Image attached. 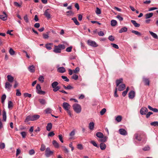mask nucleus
Instances as JSON below:
<instances>
[{
	"label": "nucleus",
	"mask_w": 158,
	"mask_h": 158,
	"mask_svg": "<svg viewBox=\"0 0 158 158\" xmlns=\"http://www.w3.org/2000/svg\"><path fill=\"white\" fill-rule=\"evenodd\" d=\"M119 133L123 135H125L127 134V132L126 130L123 128L120 129L119 130Z\"/></svg>",
	"instance_id": "12"
},
{
	"label": "nucleus",
	"mask_w": 158,
	"mask_h": 158,
	"mask_svg": "<svg viewBox=\"0 0 158 158\" xmlns=\"http://www.w3.org/2000/svg\"><path fill=\"white\" fill-rule=\"evenodd\" d=\"M127 28L126 27H124L121 28V29L119 30V33H121L124 32H126L127 31Z\"/></svg>",
	"instance_id": "27"
},
{
	"label": "nucleus",
	"mask_w": 158,
	"mask_h": 158,
	"mask_svg": "<svg viewBox=\"0 0 158 158\" xmlns=\"http://www.w3.org/2000/svg\"><path fill=\"white\" fill-rule=\"evenodd\" d=\"M72 20L74 22L76 25H79L80 24L77 21V20L76 18H73L72 19Z\"/></svg>",
	"instance_id": "30"
},
{
	"label": "nucleus",
	"mask_w": 158,
	"mask_h": 158,
	"mask_svg": "<svg viewBox=\"0 0 158 158\" xmlns=\"http://www.w3.org/2000/svg\"><path fill=\"white\" fill-rule=\"evenodd\" d=\"M14 5L16 6L20 7L21 6V5L19 4L18 3L16 2H14Z\"/></svg>",
	"instance_id": "61"
},
{
	"label": "nucleus",
	"mask_w": 158,
	"mask_h": 158,
	"mask_svg": "<svg viewBox=\"0 0 158 158\" xmlns=\"http://www.w3.org/2000/svg\"><path fill=\"white\" fill-rule=\"evenodd\" d=\"M72 47H70L67 48L66 49V51L67 52H70L72 50Z\"/></svg>",
	"instance_id": "63"
},
{
	"label": "nucleus",
	"mask_w": 158,
	"mask_h": 158,
	"mask_svg": "<svg viewBox=\"0 0 158 158\" xmlns=\"http://www.w3.org/2000/svg\"><path fill=\"white\" fill-rule=\"evenodd\" d=\"M153 114V113L151 112H149L147 114H146V117L147 118H148L151 114Z\"/></svg>",
	"instance_id": "60"
},
{
	"label": "nucleus",
	"mask_w": 158,
	"mask_h": 158,
	"mask_svg": "<svg viewBox=\"0 0 158 158\" xmlns=\"http://www.w3.org/2000/svg\"><path fill=\"white\" fill-rule=\"evenodd\" d=\"M111 44L112 46V47H114L116 49H118V48H119L117 44H113V43Z\"/></svg>",
	"instance_id": "51"
},
{
	"label": "nucleus",
	"mask_w": 158,
	"mask_h": 158,
	"mask_svg": "<svg viewBox=\"0 0 158 158\" xmlns=\"http://www.w3.org/2000/svg\"><path fill=\"white\" fill-rule=\"evenodd\" d=\"M24 96L25 97H28L29 98H31V94H29L27 93H25L24 94Z\"/></svg>",
	"instance_id": "52"
},
{
	"label": "nucleus",
	"mask_w": 158,
	"mask_h": 158,
	"mask_svg": "<svg viewBox=\"0 0 158 158\" xmlns=\"http://www.w3.org/2000/svg\"><path fill=\"white\" fill-rule=\"evenodd\" d=\"M117 18L120 21H122L123 20V18L122 17L120 16L119 15H117Z\"/></svg>",
	"instance_id": "64"
},
{
	"label": "nucleus",
	"mask_w": 158,
	"mask_h": 158,
	"mask_svg": "<svg viewBox=\"0 0 158 158\" xmlns=\"http://www.w3.org/2000/svg\"><path fill=\"white\" fill-rule=\"evenodd\" d=\"M150 147L149 146H146V147H144L143 148V150L144 151H147L149 150H150Z\"/></svg>",
	"instance_id": "62"
},
{
	"label": "nucleus",
	"mask_w": 158,
	"mask_h": 158,
	"mask_svg": "<svg viewBox=\"0 0 158 158\" xmlns=\"http://www.w3.org/2000/svg\"><path fill=\"white\" fill-rule=\"evenodd\" d=\"M131 22L132 23L135 27H139L140 26V24L137 23L135 20H131Z\"/></svg>",
	"instance_id": "22"
},
{
	"label": "nucleus",
	"mask_w": 158,
	"mask_h": 158,
	"mask_svg": "<svg viewBox=\"0 0 158 158\" xmlns=\"http://www.w3.org/2000/svg\"><path fill=\"white\" fill-rule=\"evenodd\" d=\"M90 143L91 144H92L94 146H95L97 148L99 147V146L97 145V143H96V142L95 141L92 140L90 141Z\"/></svg>",
	"instance_id": "39"
},
{
	"label": "nucleus",
	"mask_w": 158,
	"mask_h": 158,
	"mask_svg": "<svg viewBox=\"0 0 158 158\" xmlns=\"http://www.w3.org/2000/svg\"><path fill=\"white\" fill-rule=\"evenodd\" d=\"M118 86V90L119 91H122L125 89L126 86L124 84H122Z\"/></svg>",
	"instance_id": "13"
},
{
	"label": "nucleus",
	"mask_w": 158,
	"mask_h": 158,
	"mask_svg": "<svg viewBox=\"0 0 158 158\" xmlns=\"http://www.w3.org/2000/svg\"><path fill=\"white\" fill-rule=\"evenodd\" d=\"M106 111V109L105 108H103L100 112L101 115H103Z\"/></svg>",
	"instance_id": "40"
},
{
	"label": "nucleus",
	"mask_w": 158,
	"mask_h": 158,
	"mask_svg": "<svg viewBox=\"0 0 158 158\" xmlns=\"http://www.w3.org/2000/svg\"><path fill=\"white\" fill-rule=\"evenodd\" d=\"M53 152L50 150L49 148H47L45 150V155L47 157H49L51 155H52Z\"/></svg>",
	"instance_id": "6"
},
{
	"label": "nucleus",
	"mask_w": 158,
	"mask_h": 158,
	"mask_svg": "<svg viewBox=\"0 0 158 158\" xmlns=\"http://www.w3.org/2000/svg\"><path fill=\"white\" fill-rule=\"evenodd\" d=\"M150 124L152 126H158V122L155 121L151 123Z\"/></svg>",
	"instance_id": "37"
},
{
	"label": "nucleus",
	"mask_w": 158,
	"mask_h": 158,
	"mask_svg": "<svg viewBox=\"0 0 158 158\" xmlns=\"http://www.w3.org/2000/svg\"><path fill=\"white\" fill-rule=\"evenodd\" d=\"M94 126V122H90L89 124V128L90 130H93Z\"/></svg>",
	"instance_id": "20"
},
{
	"label": "nucleus",
	"mask_w": 158,
	"mask_h": 158,
	"mask_svg": "<svg viewBox=\"0 0 158 158\" xmlns=\"http://www.w3.org/2000/svg\"><path fill=\"white\" fill-rule=\"evenodd\" d=\"M21 95V94L20 92L19 91V90L18 89H17L16 90V95L17 96H20Z\"/></svg>",
	"instance_id": "53"
},
{
	"label": "nucleus",
	"mask_w": 158,
	"mask_h": 158,
	"mask_svg": "<svg viewBox=\"0 0 158 158\" xmlns=\"http://www.w3.org/2000/svg\"><path fill=\"white\" fill-rule=\"evenodd\" d=\"M40 117L39 115H29L27 116L25 120V122L26 123L30 121H35L38 119Z\"/></svg>",
	"instance_id": "2"
},
{
	"label": "nucleus",
	"mask_w": 158,
	"mask_h": 158,
	"mask_svg": "<svg viewBox=\"0 0 158 158\" xmlns=\"http://www.w3.org/2000/svg\"><path fill=\"white\" fill-rule=\"evenodd\" d=\"M41 88L40 85L39 84H37L36 86V89L37 90V92L39 90H41Z\"/></svg>",
	"instance_id": "54"
},
{
	"label": "nucleus",
	"mask_w": 158,
	"mask_h": 158,
	"mask_svg": "<svg viewBox=\"0 0 158 158\" xmlns=\"http://www.w3.org/2000/svg\"><path fill=\"white\" fill-rule=\"evenodd\" d=\"M108 39L109 40L112 41H114V37L112 35L108 37Z\"/></svg>",
	"instance_id": "57"
},
{
	"label": "nucleus",
	"mask_w": 158,
	"mask_h": 158,
	"mask_svg": "<svg viewBox=\"0 0 158 158\" xmlns=\"http://www.w3.org/2000/svg\"><path fill=\"white\" fill-rule=\"evenodd\" d=\"M149 32L153 38L156 39H158V36L156 34L151 31H149Z\"/></svg>",
	"instance_id": "23"
},
{
	"label": "nucleus",
	"mask_w": 158,
	"mask_h": 158,
	"mask_svg": "<svg viewBox=\"0 0 158 158\" xmlns=\"http://www.w3.org/2000/svg\"><path fill=\"white\" fill-rule=\"evenodd\" d=\"M63 148V150L64 152L65 153H68L69 152V150L66 147L63 146L62 147Z\"/></svg>",
	"instance_id": "41"
},
{
	"label": "nucleus",
	"mask_w": 158,
	"mask_h": 158,
	"mask_svg": "<svg viewBox=\"0 0 158 158\" xmlns=\"http://www.w3.org/2000/svg\"><path fill=\"white\" fill-rule=\"evenodd\" d=\"M96 136L98 138H101L98 139V141L102 142H105L107 140V137L104 136L103 134L101 132H98L96 133Z\"/></svg>",
	"instance_id": "3"
},
{
	"label": "nucleus",
	"mask_w": 158,
	"mask_h": 158,
	"mask_svg": "<svg viewBox=\"0 0 158 158\" xmlns=\"http://www.w3.org/2000/svg\"><path fill=\"white\" fill-rule=\"evenodd\" d=\"M153 13H152L146 14L145 15V19H148L151 18L153 16Z\"/></svg>",
	"instance_id": "21"
},
{
	"label": "nucleus",
	"mask_w": 158,
	"mask_h": 158,
	"mask_svg": "<svg viewBox=\"0 0 158 158\" xmlns=\"http://www.w3.org/2000/svg\"><path fill=\"white\" fill-rule=\"evenodd\" d=\"M100 147L102 150H104L106 148V145L103 142L100 144Z\"/></svg>",
	"instance_id": "19"
},
{
	"label": "nucleus",
	"mask_w": 158,
	"mask_h": 158,
	"mask_svg": "<svg viewBox=\"0 0 158 158\" xmlns=\"http://www.w3.org/2000/svg\"><path fill=\"white\" fill-rule=\"evenodd\" d=\"M58 83L57 81H54L52 84V86L53 88H55L58 85Z\"/></svg>",
	"instance_id": "32"
},
{
	"label": "nucleus",
	"mask_w": 158,
	"mask_h": 158,
	"mask_svg": "<svg viewBox=\"0 0 158 158\" xmlns=\"http://www.w3.org/2000/svg\"><path fill=\"white\" fill-rule=\"evenodd\" d=\"M52 144L56 148H58L59 147V143L55 140L53 141Z\"/></svg>",
	"instance_id": "26"
},
{
	"label": "nucleus",
	"mask_w": 158,
	"mask_h": 158,
	"mask_svg": "<svg viewBox=\"0 0 158 158\" xmlns=\"http://www.w3.org/2000/svg\"><path fill=\"white\" fill-rule=\"evenodd\" d=\"M148 110L147 108L144 107L142 108L140 111V112L141 114L142 115L146 114L147 112H148Z\"/></svg>",
	"instance_id": "11"
},
{
	"label": "nucleus",
	"mask_w": 158,
	"mask_h": 158,
	"mask_svg": "<svg viewBox=\"0 0 158 158\" xmlns=\"http://www.w3.org/2000/svg\"><path fill=\"white\" fill-rule=\"evenodd\" d=\"M2 116L3 120L5 121L6 120V113L5 110H3L2 111Z\"/></svg>",
	"instance_id": "25"
},
{
	"label": "nucleus",
	"mask_w": 158,
	"mask_h": 158,
	"mask_svg": "<svg viewBox=\"0 0 158 158\" xmlns=\"http://www.w3.org/2000/svg\"><path fill=\"white\" fill-rule=\"evenodd\" d=\"M37 93L40 94L41 95H44L45 92L44 91H42L41 90H39L38 91H37Z\"/></svg>",
	"instance_id": "49"
},
{
	"label": "nucleus",
	"mask_w": 158,
	"mask_h": 158,
	"mask_svg": "<svg viewBox=\"0 0 158 158\" xmlns=\"http://www.w3.org/2000/svg\"><path fill=\"white\" fill-rule=\"evenodd\" d=\"M43 38L44 39H48L49 37L48 33H47V34H43Z\"/></svg>",
	"instance_id": "58"
},
{
	"label": "nucleus",
	"mask_w": 158,
	"mask_h": 158,
	"mask_svg": "<svg viewBox=\"0 0 158 158\" xmlns=\"http://www.w3.org/2000/svg\"><path fill=\"white\" fill-rule=\"evenodd\" d=\"M45 149V146L44 144H42L40 148V150L41 151H44Z\"/></svg>",
	"instance_id": "47"
},
{
	"label": "nucleus",
	"mask_w": 158,
	"mask_h": 158,
	"mask_svg": "<svg viewBox=\"0 0 158 158\" xmlns=\"http://www.w3.org/2000/svg\"><path fill=\"white\" fill-rule=\"evenodd\" d=\"M51 44H48L46 45V47L47 49L48 50H51L52 49L51 47L50 46Z\"/></svg>",
	"instance_id": "46"
},
{
	"label": "nucleus",
	"mask_w": 158,
	"mask_h": 158,
	"mask_svg": "<svg viewBox=\"0 0 158 158\" xmlns=\"http://www.w3.org/2000/svg\"><path fill=\"white\" fill-rule=\"evenodd\" d=\"M28 69L29 71L31 73H34L35 71V66L33 65L29 66Z\"/></svg>",
	"instance_id": "18"
},
{
	"label": "nucleus",
	"mask_w": 158,
	"mask_h": 158,
	"mask_svg": "<svg viewBox=\"0 0 158 158\" xmlns=\"http://www.w3.org/2000/svg\"><path fill=\"white\" fill-rule=\"evenodd\" d=\"M55 135V134L53 131H51L49 132L48 134V137H53Z\"/></svg>",
	"instance_id": "50"
},
{
	"label": "nucleus",
	"mask_w": 158,
	"mask_h": 158,
	"mask_svg": "<svg viewBox=\"0 0 158 158\" xmlns=\"http://www.w3.org/2000/svg\"><path fill=\"white\" fill-rule=\"evenodd\" d=\"M16 53L13 49L10 48V55L14 56L16 55Z\"/></svg>",
	"instance_id": "44"
},
{
	"label": "nucleus",
	"mask_w": 158,
	"mask_h": 158,
	"mask_svg": "<svg viewBox=\"0 0 158 158\" xmlns=\"http://www.w3.org/2000/svg\"><path fill=\"white\" fill-rule=\"evenodd\" d=\"M60 88V87L59 86H56L55 88H54L53 90L54 92H56L57 91L59 90Z\"/></svg>",
	"instance_id": "42"
},
{
	"label": "nucleus",
	"mask_w": 158,
	"mask_h": 158,
	"mask_svg": "<svg viewBox=\"0 0 158 158\" xmlns=\"http://www.w3.org/2000/svg\"><path fill=\"white\" fill-rule=\"evenodd\" d=\"M65 47L64 44H59L58 46H55L53 51L56 53H60L62 49H64Z\"/></svg>",
	"instance_id": "4"
},
{
	"label": "nucleus",
	"mask_w": 158,
	"mask_h": 158,
	"mask_svg": "<svg viewBox=\"0 0 158 158\" xmlns=\"http://www.w3.org/2000/svg\"><path fill=\"white\" fill-rule=\"evenodd\" d=\"M63 107L66 110H69L70 107V105L67 102H64L63 105Z\"/></svg>",
	"instance_id": "10"
},
{
	"label": "nucleus",
	"mask_w": 158,
	"mask_h": 158,
	"mask_svg": "<svg viewBox=\"0 0 158 158\" xmlns=\"http://www.w3.org/2000/svg\"><path fill=\"white\" fill-rule=\"evenodd\" d=\"M57 71L60 73H64L65 72L66 70L64 67H60L57 69Z\"/></svg>",
	"instance_id": "16"
},
{
	"label": "nucleus",
	"mask_w": 158,
	"mask_h": 158,
	"mask_svg": "<svg viewBox=\"0 0 158 158\" xmlns=\"http://www.w3.org/2000/svg\"><path fill=\"white\" fill-rule=\"evenodd\" d=\"M87 43L89 45L93 47H97L98 46L95 41L90 40H88Z\"/></svg>",
	"instance_id": "7"
},
{
	"label": "nucleus",
	"mask_w": 158,
	"mask_h": 158,
	"mask_svg": "<svg viewBox=\"0 0 158 158\" xmlns=\"http://www.w3.org/2000/svg\"><path fill=\"white\" fill-rule=\"evenodd\" d=\"M39 101L42 105H44L46 103L45 100L44 99H39Z\"/></svg>",
	"instance_id": "36"
},
{
	"label": "nucleus",
	"mask_w": 158,
	"mask_h": 158,
	"mask_svg": "<svg viewBox=\"0 0 158 158\" xmlns=\"http://www.w3.org/2000/svg\"><path fill=\"white\" fill-rule=\"evenodd\" d=\"M78 149L80 150H82L83 149L82 145L81 144H78L77 145Z\"/></svg>",
	"instance_id": "59"
},
{
	"label": "nucleus",
	"mask_w": 158,
	"mask_h": 158,
	"mask_svg": "<svg viewBox=\"0 0 158 158\" xmlns=\"http://www.w3.org/2000/svg\"><path fill=\"white\" fill-rule=\"evenodd\" d=\"M45 111L47 114L51 113L52 112V110L50 108H48L45 110Z\"/></svg>",
	"instance_id": "33"
},
{
	"label": "nucleus",
	"mask_w": 158,
	"mask_h": 158,
	"mask_svg": "<svg viewBox=\"0 0 158 158\" xmlns=\"http://www.w3.org/2000/svg\"><path fill=\"white\" fill-rule=\"evenodd\" d=\"M134 137L135 139L139 141H142L144 142L146 141L147 138L145 135L140 134L136 133L135 134Z\"/></svg>",
	"instance_id": "1"
},
{
	"label": "nucleus",
	"mask_w": 158,
	"mask_h": 158,
	"mask_svg": "<svg viewBox=\"0 0 158 158\" xmlns=\"http://www.w3.org/2000/svg\"><path fill=\"white\" fill-rule=\"evenodd\" d=\"M142 80L145 85L148 86L149 85L150 81L148 78L145 77H143L142 78Z\"/></svg>",
	"instance_id": "8"
},
{
	"label": "nucleus",
	"mask_w": 158,
	"mask_h": 158,
	"mask_svg": "<svg viewBox=\"0 0 158 158\" xmlns=\"http://www.w3.org/2000/svg\"><path fill=\"white\" fill-rule=\"evenodd\" d=\"M5 88L6 89H9L10 88V83L6 82L5 84Z\"/></svg>",
	"instance_id": "38"
},
{
	"label": "nucleus",
	"mask_w": 158,
	"mask_h": 158,
	"mask_svg": "<svg viewBox=\"0 0 158 158\" xmlns=\"http://www.w3.org/2000/svg\"><path fill=\"white\" fill-rule=\"evenodd\" d=\"M6 95L5 94H4L1 97V102L2 103H3L5 100L6 98Z\"/></svg>",
	"instance_id": "35"
},
{
	"label": "nucleus",
	"mask_w": 158,
	"mask_h": 158,
	"mask_svg": "<svg viewBox=\"0 0 158 158\" xmlns=\"http://www.w3.org/2000/svg\"><path fill=\"white\" fill-rule=\"evenodd\" d=\"M39 80L41 82V83H43L44 81V78L43 76H40L39 79Z\"/></svg>",
	"instance_id": "43"
},
{
	"label": "nucleus",
	"mask_w": 158,
	"mask_h": 158,
	"mask_svg": "<svg viewBox=\"0 0 158 158\" xmlns=\"http://www.w3.org/2000/svg\"><path fill=\"white\" fill-rule=\"evenodd\" d=\"M0 19L3 21H5L7 19V16L4 12L2 15H0Z\"/></svg>",
	"instance_id": "17"
},
{
	"label": "nucleus",
	"mask_w": 158,
	"mask_h": 158,
	"mask_svg": "<svg viewBox=\"0 0 158 158\" xmlns=\"http://www.w3.org/2000/svg\"><path fill=\"white\" fill-rule=\"evenodd\" d=\"M44 15L48 19H49L51 17L50 12L49 10L48 9L45 11L44 13Z\"/></svg>",
	"instance_id": "14"
},
{
	"label": "nucleus",
	"mask_w": 158,
	"mask_h": 158,
	"mask_svg": "<svg viewBox=\"0 0 158 158\" xmlns=\"http://www.w3.org/2000/svg\"><path fill=\"white\" fill-rule=\"evenodd\" d=\"M61 77L63 79L66 81L68 82L69 81V79L66 76H61Z\"/></svg>",
	"instance_id": "48"
},
{
	"label": "nucleus",
	"mask_w": 158,
	"mask_h": 158,
	"mask_svg": "<svg viewBox=\"0 0 158 158\" xmlns=\"http://www.w3.org/2000/svg\"><path fill=\"white\" fill-rule=\"evenodd\" d=\"M123 79L122 78H120L119 79L117 80L116 81V84L117 87L119 85V84L123 82Z\"/></svg>",
	"instance_id": "24"
},
{
	"label": "nucleus",
	"mask_w": 158,
	"mask_h": 158,
	"mask_svg": "<svg viewBox=\"0 0 158 158\" xmlns=\"http://www.w3.org/2000/svg\"><path fill=\"white\" fill-rule=\"evenodd\" d=\"M63 86L65 89H71L73 88V87L70 85H68L67 86H66L64 85H63Z\"/></svg>",
	"instance_id": "31"
},
{
	"label": "nucleus",
	"mask_w": 158,
	"mask_h": 158,
	"mask_svg": "<svg viewBox=\"0 0 158 158\" xmlns=\"http://www.w3.org/2000/svg\"><path fill=\"white\" fill-rule=\"evenodd\" d=\"M21 134L23 138H25L26 135V133L25 131H23L21 133Z\"/></svg>",
	"instance_id": "56"
},
{
	"label": "nucleus",
	"mask_w": 158,
	"mask_h": 158,
	"mask_svg": "<svg viewBox=\"0 0 158 158\" xmlns=\"http://www.w3.org/2000/svg\"><path fill=\"white\" fill-rule=\"evenodd\" d=\"M73 108L74 111L77 113H80L81 110V107L80 105L75 103L73 105Z\"/></svg>",
	"instance_id": "5"
},
{
	"label": "nucleus",
	"mask_w": 158,
	"mask_h": 158,
	"mask_svg": "<svg viewBox=\"0 0 158 158\" xmlns=\"http://www.w3.org/2000/svg\"><path fill=\"white\" fill-rule=\"evenodd\" d=\"M95 12L97 15H99L101 14V10L98 7L96 8V10Z\"/></svg>",
	"instance_id": "45"
},
{
	"label": "nucleus",
	"mask_w": 158,
	"mask_h": 158,
	"mask_svg": "<svg viewBox=\"0 0 158 158\" xmlns=\"http://www.w3.org/2000/svg\"><path fill=\"white\" fill-rule=\"evenodd\" d=\"M52 124L51 123H49L47 124V126L46 127L47 130L49 131L52 128Z\"/></svg>",
	"instance_id": "15"
},
{
	"label": "nucleus",
	"mask_w": 158,
	"mask_h": 158,
	"mask_svg": "<svg viewBox=\"0 0 158 158\" xmlns=\"http://www.w3.org/2000/svg\"><path fill=\"white\" fill-rule=\"evenodd\" d=\"M135 96V92L134 91L131 90L128 94V97L131 99H133Z\"/></svg>",
	"instance_id": "9"
},
{
	"label": "nucleus",
	"mask_w": 158,
	"mask_h": 158,
	"mask_svg": "<svg viewBox=\"0 0 158 158\" xmlns=\"http://www.w3.org/2000/svg\"><path fill=\"white\" fill-rule=\"evenodd\" d=\"M72 78L73 79L77 80L78 78V76L77 75L74 74L73 75V76L72 77Z\"/></svg>",
	"instance_id": "55"
},
{
	"label": "nucleus",
	"mask_w": 158,
	"mask_h": 158,
	"mask_svg": "<svg viewBox=\"0 0 158 158\" xmlns=\"http://www.w3.org/2000/svg\"><path fill=\"white\" fill-rule=\"evenodd\" d=\"M117 22L116 20H112L111 21V25L112 26H115L117 24Z\"/></svg>",
	"instance_id": "29"
},
{
	"label": "nucleus",
	"mask_w": 158,
	"mask_h": 158,
	"mask_svg": "<svg viewBox=\"0 0 158 158\" xmlns=\"http://www.w3.org/2000/svg\"><path fill=\"white\" fill-rule=\"evenodd\" d=\"M122 119V117L121 116L118 115L116 118L115 120L118 122L121 121Z\"/></svg>",
	"instance_id": "34"
},
{
	"label": "nucleus",
	"mask_w": 158,
	"mask_h": 158,
	"mask_svg": "<svg viewBox=\"0 0 158 158\" xmlns=\"http://www.w3.org/2000/svg\"><path fill=\"white\" fill-rule=\"evenodd\" d=\"M131 32L135 34L138 36H140L141 35V34L139 32L137 31L133 30L131 31Z\"/></svg>",
	"instance_id": "28"
}]
</instances>
